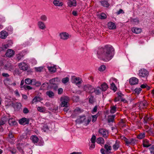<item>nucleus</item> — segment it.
Masks as SVG:
<instances>
[{
    "label": "nucleus",
    "mask_w": 154,
    "mask_h": 154,
    "mask_svg": "<svg viewBox=\"0 0 154 154\" xmlns=\"http://www.w3.org/2000/svg\"><path fill=\"white\" fill-rule=\"evenodd\" d=\"M114 52V49L110 45H106L104 48L99 49L97 51L98 58L105 62L108 61L112 58Z\"/></svg>",
    "instance_id": "nucleus-1"
},
{
    "label": "nucleus",
    "mask_w": 154,
    "mask_h": 154,
    "mask_svg": "<svg viewBox=\"0 0 154 154\" xmlns=\"http://www.w3.org/2000/svg\"><path fill=\"white\" fill-rule=\"evenodd\" d=\"M60 82V80L57 77L50 80L49 82L51 85L50 87L53 89L54 90L56 91L58 88L57 85Z\"/></svg>",
    "instance_id": "nucleus-2"
},
{
    "label": "nucleus",
    "mask_w": 154,
    "mask_h": 154,
    "mask_svg": "<svg viewBox=\"0 0 154 154\" xmlns=\"http://www.w3.org/2000/svg\"><path fill=\"white\" fill-rule=\"evenodd\" d=\"M121 138L125 142V145L128 146L130 145H134L135 144V140L133 138L128 139L125 136H122Z\"/></svg>",
    "instance_id": "nucleus-3"
},
{
    "label": "nucleus",
    "mask_w": 154,
    "mask_h": 154,
    "mask_svg": "<svg viewBox=\"0 0 154 154\" xmlns=\"http://www.w3.org/2000/svg\"><path fill=\"white\" fill-rule=\"evenodd\" d=\"M61 102V106L62 107H67L68 103L69 100V97L67 96H64L60 98Z\"/></svg>",
    "instance_id": "nucleus-4"
},
{
    "label": "nucleus",
    "mask_w": 154,
    "mask_h": 154,
    "mask_svg": "<svg viewBox=\"0 0 154 154\" xmlns=\"http://www.w3.org/2000/svg\"><path fill=\"white\" fill-rule=\"evenodd\" d=\"M83 90L86 92L92 93L94 92V88L93 86L89 84L85 85L83 87Z\"/></svg>",
    "instance_id": "nucleus-5"
},
{
    "label": "nucleus",
    "mask_w": 154,
    "mask_h": 154,
    "mask_svg": "<svg viewBox=\"0 0 154 154\" xmlns=\"http://www.w3.org/2000/svg\"><path fill=\"white\" fill-rule=\"evenodd\" d=\"M149 75V72L146 69H142L139 71L138 75L140 77L147 78Z\"/></svg>",
    "instance_id": "nucleus-6"
},
{
    "label": "nucleus",
    "mask_w": 154,
    "mask_h": 154,
    "mask_svg": "<svg viewBox=\"0 0 154 154\" xmlns=\"http://www.w3.org/2000/svg\"><path fill=\"white\" fill-rule=\"evenodd\" d=\"M98 132L100 135L105 138H107L109 136V131L106 129L100 128Z\"/></svg>",
    "instance_id": "nucleus-7"
},
{
    "label": "nucleus",
    "mask_w": 154,
    "mask_h": 154,
    "mask_svg": "<svg viewBox=\"0 0 154 154\" xmlns=\"http://www.w3.org/2000/svg\"><path fill=\"white\" fill-rule=\"evenodd\" d=\"M72 82L73 83L75 84L76 85L79 86L82 83L83 81L79 77H76L73 76L72 78Z\"/></svg>",
    "instance_id": "nucleus-8"
},
{
    "label": "nucleus",
    "mask_w": 154,
    "mask_h": 154,
    "mask_svg": "<svg viewBox=\"0 0 154 154\" xmlns=\"http://www.w3.org/2000/svg\"><path fill=\"white\" fill-rule=\"evenodd\" d=\"M29 119L26 118L24 117L19 120V123L23 125L28 124L29 123Z\"/></svg>",
    "instance_id": "nucleus-9"
},
{
    "label": "nucleus",
    "mask_w": 154,
    "mask_h": 154,
    "mask_svg": "<svg viewBox=\"0 0 154 154\" xmlns=\"http://www.w3.org/2000/svg\"><path fill=\"white\" fill-rule=\"evenodd\" d=\"M30 146L29 144H26L23 148V149L26 151L27 154H32V150L30 148Z\"/></svg>",
    "instance_id": "nucleus-10"
},
{
    "label": "nucleus",
    "mask_w": 154,
    "mask_h": 154,
    "mask_svg": "<svg viewBox=\"0 0 154 154\" xmlns=\"http://www.w3.org/2000/svg\"><path fill=\"white\" fill-rule=\"evenodd\" d=\"M18 66L20 69L23 71H25L28 69L27 65L24 62L19 63Z\"/></svg>",
    "instance_id": "nucleus-11"
},
{
    "label": "nucleus",
    "mask_w": 154,
    "mask_h": 154,
    "mask_svg": "<svg viewBox=\"0 0 154 154\" xmlns=\"http://www.w3.org/2000/svg\"><path fill=\"white\" fill-rule=\"evenodd\" d=\"M86 120L85 116H80L79 118L77 119L75 122L76 123L79 124L85 122V120Z\"/></svg>",
    "instance_id": "nucleus-12"
},
{
    "label": "nucleus",
    "mask_w": 154,
    "mask_h": 154,
    "mask_svg": "<svg viewBox=\"0 0 154 154\" xmlns=\"http://www.w3.org/2000/svg\"><path fill=\"white\" fill-rule=\"evenodd\" d=\"M139 80L136 77H133L131 78L129 81V83L131 85H134L138 83Z\"/></svg>",
    "instance_id": "nucleus-13"
},
{
    "label": "nucleus",
    "mask_w": 154,
    "mask_h": 154,
    "mask_svg": "<svg viewBox=\"0 0 154 154\" xmlns=\"http://www.w3.org/2000/svg\"><path fill=\"white\" fill-rule=\"evenodd\" d=\"M59 36L61 39L66 40L69 38V35L68 33L66 32H62L59 34Z\"/></svg>",
    "instance_id": "nucleus-14"
},
{
    "label": "nucleus",
    "mask_w": 154,
    "mask_h": 154,
    "mask_svg": "<svg viewBox=\"0 0 154 154\" xmlns=\"http://www.w3.org/2000/svg\"><path fill=\"white\" fill-rule=\"evenodd\" d=\"M14 54V51L11 49H8L5 54L6 56L8 57H12Z\"/></svg>",
    "instance_id": "nucleus-15"
},
{
    "label": "nucleus",
    "mask_w": 154,
    "mask_h": 154,
    "mask_svg": "<svg viewBox=\"0 0 154 154\" xmlns=\"http://www.w3.org/2000/svg\"><path fill=\"white\" fill-rule=\"evenodd\" d=\"M17 148L19 150V152L22 153H23L24 151L23 149V148L24 147V145L22 143H18L16 145Z\"/></svg>",
    "instance_id": "nucleus-16"
},
{
    "label": "nucleus",
    "mask_w": 154,
    "mask_h": 154,
    "mask_svg": "<svg viewBox=\"0 0 154 154\" xmlns=\"http://www.w3.org/2000/svg\"><path fill=\"white\" fill-rule=\"evenodd\" d=\"M68 5L69 7H75L76 5V1L75 0H68Z\"/></svg>",
    "instance_id": "nucleus-17"
},
{
    "label": "nucleus",
    "mask_w": 154,
    "mask_h": 154,
    "mask_svg": "<svg viewBox=\"0 0 154 154\" xmlns=\"http://www.w3.org/2000/svg\"><path fill=\"white\" fill-rule=\"evenodd\" d=\"M108 27L110 29H114L116 28V26L112 22H109L107 24Z\"/></svg>",
    "instance_id": "nucleus-18"
},
{
    "label": "nucleus",
    "mask_w": 154,
    "mask_h": 154,
    "mask_svg": "<svg viewBox=\"0 0 154 154\" xmlns=\"http://www.w3.org/2000/svg\"><path fill=\"white\" fill-rule=\"evenodd\" d=\"M8 150L10 151L12 154H14L17 152V150L14 147L8 146L7 148Z\"/></svg>",
    "instance_id": "nucleus-19"
},
{
    "label": "nucleus",
    "mask_w": 154,
    "mask_h": 154,
    "mask_svg": "<svg viewBox=\"0 0 154 154\" xmlns=\"http://www.w3.org/2000/svg\"><path fill=\"white\" fill-rule=\"evenodd\" d=\"M30 139L32 141V142L35 144H37L39 140L38 138L35 135L32 136L30 137Z\"/></svg>",
    "instance_id": "nucleus-20"
},
{
    "label": "nucleus",
    "mask_w": 154,
    "mask_h": 154,
    "mask_svg": "<svg viewBox=\"0 0 154 154\" xmlns=\"http://www.w3.org/2000/svg\"><path fill=\"white\" fill-rule=\"evenodd\" d=\"M8 33L5 31H2L0 34V37L2 39H5L8 36Z\"/></svg>",
    "instance_id": "nucleus-21"
},
{
    "label": "nucleus",
    "mask_w": 154,
    "mask_h": 154,
    "mask_svg": "<svg viewBox=\"0 0 154 154\" xmlns=\"http://www.w3.org/2000/svg\"><path fill=\"white\" fill-rule=\"evenodd\" d=\"M38 25L39 28L42 29H44L46 28L45 23L42 21H39L38 23Z\"/></svg>",
    "instance_id": "nucleus-22"
},
{
    "label": "nucleus",
    "mask_w": 154,
    "mask_h": 154,
    "mask_svg": "<svg viewBox=\"0 0 154 154\" xmlns=\"http://www.w3.org/2000/svg\"><path fill=\"white\" fill-rule=\"evenodd\" d=\"M132 31L133 33L138 34L141 32V29L140 28L134 27L132 28Z\"/></svg>",
    "instance_id": "nucleus-23"
},
{
    "label": "nucleus",
    "mask_w": 154,
    "mask_h": 154,
    "mask_svg": "<svg viewBox=\"0 0 154 154\" xmlns=\"http://www.w3.org/2000/svg\"><path fill=\"white\" fill-rule=\"evenodd\" d=\"M120 142L119 141L116 140L115 143L113 145L112 147L113 149L115 150H116L118 149L119 147V144Z\"/></svg>",
    "instance_id": "nucleus-24"
},
{
    "label": "nucleus",
    "mask_w": 154,
    "mask_h": 154,
    "mask_svg": "<svg viewBox=\"0 0 154 154\" xmlns=\"http://www.w3.org/2000/svg\"><path fill=\"white\" fill-rule=\"evenodd\" d=\"M100 3L102 6L104 7H108L109 6V4L106 1L103 0L100 1Z\"/></svg>",
    "instance_id": "nucleus-25"
},
{
    "label": "nucleus",
    "mask_w": 154,
    "mask_h": 154,
    "mask_svg": "<svg viewBox=\"0 0 154 154\" xmlns=\"http://www.w3.org/2000/svg\"><path fill=\"white\" fill-rule=\"evenodd\" d=\"M5 67L6 69L11 71L14 69V66L11 64H8L5 66Z\"/></svg>",
    "instance_id": "nucleus-26"
},
{
    "label": "nucleus",
    "mask_w": 154,
    "mask_h": 154,
    "mask_svg": "<svg viewBox=\"0 0 154 154\" xmlns=\"http://www.w3.org/2000/svg\"><path fill=\"white\" fill-rule=\"evenodd\" d=\"M8 122L9 125H15L17 124V122L13 118L9 119Z\"/></svg>",
    "instance_id": "nucleus-27"
},
{
    "label": "nucleus",
    "mask_w": 154,
    "mask_h": 154,
    "mask_svg": "<svg viewBox=\"0 0 154 154\" xmlns=\"http://www.w3.org/2000/svg\"><path fill=\"white\" fill-rule=\"evenodd\" d=\"M101 90L103 91H105L108 89V86L107 84L104 83L101 85Z\"/></svg>",
    "instance_id": "nucleus-28"
},
{
    "label": "nucleus",
    "mask_w": 154,
    "mask_h": 154,
    "mask_svg": "<svg viewBox=\"0 0 154 154\" xmlns=\"http://www.w3.org/2000/svg\"><path fill=\"white\" fill-rule=\"evenodd\" d=\"M53 3L56 6H62L63 5L62 2H59L58 0H54Z\"/></svg>",
    "instance_id": "nucleus-29"
},
{
    "label": "nucleus",
    "mask_w": 154,
    "mask_h": 154,
    "mask_svg": "<svg viewBox=\"0 0 154 154\" xmlns=\"http://www.w3.org/2000/svg\"><path fill=\"white\" fill-rule=\"evenodd\" d=\"M46 94L50 98H53L54 96V93L51 91H47Z\"/></svg>",
    "instance_id": "nucleus-30"
},
{
    "label": "nucleus",
    "mask_w": 154,
    "mask_h": 154,
    "mask_svg": "<svg viewBox=\"0 0 154 154\" xmlns=\"http://www.w3.org/2000/svg\"><path fill=\"white\" fill-rule=\"evenodd\" d=\"M115 117V115H112L111 116H109L108 117V122L109 123L110 122H113L114 118Z\"/></svg>",
    "instance_id": "nucleus-31"
},
{
    "label": "nucleus",
    "mask_w": 154,
    "mask_h": 154,
    "mask_svg": "<svg viewBox=\"0 0 154 154\" xmlns=\"http://www.w3.org/2000/svg\"><path fill=\"white\" fill-rule=\"evenodd\" d=\"M143 146L145 147H148L151 145V144L149 143L148 140H145L143 142Z\"/></svg>",
    "instance_id": "nucleus-32"
},
{
    "label": "nucleus",
    "mask_w": 154,
    "mask_h": 154,
    "mask_svg": "<svg viewBox=\"0 0 154 154\" xmlns=\"http://www.w3.org/2000/svg\"><path fill=\"white\" fill-rule=\"evenodd\" d=\"M48 68L50 72L52 73H54L56 71V69L54 66L50 67L48 66Z\"/></svg>",
    "instance_id": "nucleus-33"
},
{
    "label": "nucleus",
    "mask_w": 154,
    "mask_h": 154,
    "mask_svg": "<svg viewBox=\"0 0 154 154\" xmlns=\"http://www.w3.org/2000/svg\"><path fill=\"white\" fill-rule=\"evenodd\" d=\"M97 143L99 144H103L104 143V140L103 138L100 137L97 139Z\"/></svg>",
    "instance_id": "nucleus-34"
},
{
    "label": "nucleus",
    "mask_w": 154,
    "mask_h": 154,
    "mask_svg": "<svg viewBox=\"0 0 154 154\" xmlns=\"http://www.w3.org/2000/svg\"><path fill=\"white\" fill-rule=\"evenodd\" d=\"M101 89L100 87H98L96 89L94 88V92H95L96 95H99L101 93Z\"/></svg>",
    "instance_id": "nucleus-35"
},
{
    "label": "nucleus",
    "mask_w": 154,
    "mask_h": 154,
    "mask_svg": "<svg viewBox=\"0 0 154 154\" xmlns=\"http://www.w3.org/2000/svg\"><path fill=\"white\" fill-rule=\"evenodd\" d=\"M142 89L141 88H136L134 90V91L136 94H137V95H139Z\"/></svg>",
    "instance_id": "nucleus-36"
},
{
    "label": "nucleus",
    "mask_w": 154,
    "mask_h": 154,
    "mask_svg": "<svg viewBox=\"0 0 154 154\" xmlns=\"http://www.w3.org/2000/svg\"><path fill=\"white\" fill-rule=\"evenodd\" d=\"M110 88L115 91L117 90V87H116L115 84L113 82H112L111 83Z\"/></svg>",
    "instance_id": "nucleus-37"
},
{
    "label": "nucleus",
    "mask_w": 154,
    "mask_h": 154,
    "mask_svg": "<svg viewBox=\"0 0 154 154\" xmlns=\"http://www.w3.org/2000/svg\"><path fill=\"white\" fill-rule=\"evenodd\" d=\"M40 97H39L35 96L33 99L32 103H33L35 102L38 101H40Z\"/></svg>",
    "instance_id": "nucleus-38"
},
{
    "label": "nucleus",
    "mask_w": 154,
    "mask_h": 154,
    "mask_svg": "<svg viewBox=\"0 0 154 154\" xmlns=\"http://www.w3.org/2000/svg\"><path fill=\"white\" fill-rule=\"evenodd\" d=\"M145 136L144 133H141L139 134L137 136V138L139 139H142Z\"/></svg>",
    "instance_id": "nucleus-39"
},
{
    "label": "nucleus",
    "mask_w": 154,
    "mask_h": 154,
    "mask_svg": "<svg viewBox=\"0 0 154 154\" xmlns=\"http://www.w3.org/2000/svg\"><path fill=\"white\" fill-rule=\"evenodd\" d=\"M116 106H113L111 107L110 112L112 113H114L116 111Z\"/></svg>",
    "instance_id": "nucleus-40"
},
{
    "label": "nucleus",
    "mask_w": 154,
    "mask_h": 154,
    "mask_svg": "<svg viewBox=\"0 0 154 154\" xmlns=\"http://www.w3.org/2000/svg\"><path fill=\"white\" fill-rule=\"evenodd\" d=\"M69 81V78L68 77L63 78L62 80V82L63 84H65Z\"/></svg>",
    "instance_id": "nucleus-41"
},
{
    "label": "nucleus",
    "mask_w": 154,
    "mask_h": 154,
    "mask_svg": "<svg viewBox=\"0 0 154 154\" xmlns=\"http://www.w3.org/2000/svg\"><path fill=\"white\" fill-rule=\"evenodd\" d=\"M100 18L101 19H105L106 18V15L104 13H101L99 16Z\"/></svg>",
    "instance_id": "nucleus-42"
},
{
    "label": "nucleus",
    "mask_w": 154,
    "mask_h": 154,
    "mask_svg": "<svg viewBox=\"0 0 154 154\" xmlns=\"http://www.w3.org/2000/svg\"><path fill=\"white\" fill-rule=\"evenodd\" d=\"M32 80L29 78H27L25 79V83L27 85H30L31 83Z\"/></svg>",
    "instance_id": "nucleus-43"
},
{
    "label": "nucleus",
    "mask_w": 154,
    "mask_h": 154,
    "mask_svg": "<svg viewBox=\"0 0 154 154\" xmlns=\"http://www.w3.org/2000/svg\"><path fill=\"white\" fill-rule=\"evenodd\" d=\"M96 140V137L95 136L93 135L92 136V137L91 139V143H95Z\"/></svg>",
    "instance_id": "nucleus-44"
},
{
    "label": "nucleus",
    "mask_w": 154,
    "mask_h": 154,
    "mask_svg": "<svg viewBox=\"0 0 154 154\" xmlns=\"http://www.w3.org/2000/svg\"><path fill=\"white\" fill-rule=\"evenodd\" d=\"M43 67L42 66L39 67H35V70L37 72H40L43 69Z\"/></svg>",
    "instance_id": "nucleus-45"
},
{
    "label": "nucleus",
    "mask_w": 154,
    "mask_h": 154,
    "mask_svg": "<svg viewBox=\"0 0 154 154\" xmlns=\"http://www.w3.org/2000/svg\"><path fill=\"white\" fill-rule=\"evenodd\" d=\"M42 129L44 132H46L48 130V126L46 124H44L43 126Z\"/></svg>",
    "instance_id": "nucleus-46"
},
{
    "label": "nucleus",
    "mask_w": 154,
    "mask_h": 154,
    "mask_svg": "<svg viewBox=\"0 0 154 154\" xmlns=\"http://www.w3.org/2000/svg\"><path fill=\"white\" fill-rule=\"evenodd\" d=\"M23 87L25 90H30L32 89V87L26 85H23Z\"/></svg>",
    "instance_id": "nucleus-47"
},
{
    "label": "nucleus",
    "mask_w": 154,
    "mask_h": 154,
    "mask_svg": "<svg viewBox=\"0 0 154 154\" xmlns=\"http://www.w3.org/2000/svg\"><path fill=\"white\" fill-rule=\"evenodd\" d=\"M106 68V66L104 65H102L99 67L98 69L100 71H103Z\"/></svg>",
    "instance_id": "nucleus-48"
},
{
    "label": "nucleus",
    "mask_w": 154,
    "mask_h": 154,
    "mask_svg": "<svg viewBox=\"0 0 154 154\" xmlns=\"http://www.w3.org/2000/svg\"><path fill=\"white\" fill-rule=\"evenodd\" d=\"M131 21L135 24H138L139 23V21L137 18L133 19H131Z\"/></svg>",
    "instance_id": "nucleus-49"
},
{
    "label": "nucleus",
    "mask_w": 154,
    "mask_h": 154,
    "mask_svg": "<svg viewBox=\"0 0 154 154\" xmlns=\"http://www.w3.org/2000/svg\"><path fill=\"white\" fill-rule=\"evenodd\" d=\"M40 19L42 20L45 21L47 20V17L45 15H43L41 16Z\"/></svg>",
    "instance_id": "nucleus-50"
},
{
    "label": "nucleus",
    "mask_w": 154,
    "mask_h": 154,
    "mask_svg": "<svg viewBox=\"0 0 154 154\" xmlns=\"http://www.w3.org/2000/svg\"><path fill=\"white\" fill-rule=\"evenodd\" d=\"M94 97L93 96L91 95L89 99V102L91 104H93L94 103Z\"/></svg>",
    "instance_id": "nucleus-51"
},
{
    "label": "nucleus",
    "mask_w": 154,
    "mask_h": 154,
    "mask_svg": "<svg viewBox=\"0 0 154 154\" xmlns=\"http://www.w3.org/2000/svg\"><path fill=\"white\" fill-rule=\"evenodd\" d=\"M151 154H154V145H152V146L149 148Z\"/></svg>",
    "instance_id": "nucleus-52"
},
{
    "label": "nucleus",
    "mask_w": 154,
    "mask_h": 154,
    "mask_svg": "<svg viewBox=\"0 0 154 154\" xmlns=\"http://www.w3.org/2000/svg\"><path fill=\"white\" fill-rule=\"evenodd\" d=\"M89 149L91 150L94 149L95 146V143H91L89 144Z\"/></svg>",
    "instance_id": "nucleus-53"
},
{
    "label": "nucleus",
    "mask_w": 154,
    "mask_h": 154,
    "mask_svg": "<svg viewBox=\"0 0 154 154\" xmlns=\"http://www.w3.org/2000/svg\"><path fill=\"white\" fill-rule=\"evenodd\" d=\"M22 55L20 54H18L16 55V57L18 60H20L23 57Z\"/></svg>",
    "instance_id": "nucleus-54"
},
{
    "label": "nucleus",
    "mask_w": 154,
    "mask_h": 154,
    "mask_svg": "<svg viewBox=\"0 0 154 154\" xmlns=\"http://www.w3.org/2000/svg\"><path fill=\"white\" fill-rule=\"evenodd\" d=\"M49 83L45 82L44 83L42 84V85L41 86V87L42 88H43L44 87H47L48 86H49Z\"/></svg>",
    "instance_id": "nucleus-55"
},
{
    "label": "nucleus",
    "mask_w": 154,
    "mask_h": 154,
    "mask_svg": "<svg viewBox=\"0 0 154 154\" xmlns=\"http://www.w3.org/2000/svg\"><path fill=\"white\" fill-rule=\"evenodd\" d=\"M8 136L10 139H12L14 138V135L12 134V133L10 131H9Z\"/></svg>",
    "instance_id": "nucleus-56"
},
{
    "label": "nucleus",
    "mask_w": 154,
    "mask_h": 154,
    "mask_svg": "<svg viewBox=\"0 0 154 154\" xmlns=\"http://www.w3.org/2000/svg\"><path fill=\"white\" fill-rule=\"evenodd\" d=\"M58 94H61L63 93V89L62 88H60L58 89Z\"/></svg>",
    "instance_id": "nucleus-57"
},
{
    "label": "nucleus",
    "mask_w": 154,
    "mask_h": 154,
    "mask_svg": "<svg viewBox=\"0 0 154 154\" xmlns=\"http://www.w3.org/2000/svg\"><path fill=\"white\" fill-rule=\"evenodd\" d=\"M37 110L40 112H43L44 111L43 108L41 107H37Z\"/></svg>",
    "instance_id": "nucleus-58"
},
{
    "label": "nucleus",
    "mask_w": 154,
    "mask_h": 154,
    "mask_svg": "<svg viewBox=\"0 0 154 154\" xmlns=\"http://www.w3.org/2000/svg\"><path fill=\"white\" fill-rule=\"evenodd\" d=\"M92 117L93 118L92 121L93 122H95L96 121V120L97 118V115H94V116H92Z\"/></svg>",
    "instance_id": "nucleus-59"
},
{
    "label": "nucleus",
    "mask_w": 154,
    "mask_h": 154,
    "mask_svg": "<svg viewBox=\"0 0 154 154\" xmlns=\"http://www.w3.org/2000/svg\"><path fill=\"white\" fill-rule=\"evenodd\" d=\"M23 112L24 114H27L29 112V111L27 108L25 107L23 109Z\"/></svg>",
    "instance_id": "nucleus-60"
},
{
    "label": "nucleus",
    "mask_w": 154,
    "mask_h": 154,
    "mask_svg": "<svg viewBox=\"0 0 154 154\" xmlns=\"http://www.w3.org/2000/svg\"><path fill=\"white\" fill-rule=\"evenodd\" d=\"M91 118H88L87 119V120H85V124H86V125L88 124H89V122L91 121Z\"/></svg>",
    "instance_id": "nucleus-61"
},
{
    "label": "nucleus",
    "mask_w": 154,
    "mask_h": 154,
    "mask_svg": "<svg viewBox=\"0 0 154 154\" xmlns=\"http://www.w3.org/2000/svg\"><path fill=\"white\" fill-rule=\"evenodd\" d=\"M20 74L19 71L18 69L15 70L14 72V75H19Z\"/></svg>",
    "instance_id": "nucleus-62"
},
{
    "label": "nucleus",
    "mask_w": 154,
    "mask_h": 154,
    "mask_svg": "<svg viewBox=\"0 0 154 154\" xmlns=\"http://www.w3.org/2000/svg\"><path fill=\"white\" fill-rule=\"evenodd\" d=\"M73 100L76 101H77L79 100V97L78 96H73L72 98Z\"/></svg>",
    "instance_id": "nucleus-63"
},
{
    "label": "nucleus",
    "mask_w": 154,
    "mask_h": 154,
    "mask_svg": "<svg viewBox=\"0 0 154 154\" xmlns=\"http://www.w3.org/2000/svg\"><path fill=\"white\" fill-rule=\"evenodd\" d=\"M31 84L32 85H35V83L37 82V81L34 79H32V80Z\"/></svg>",
    "instance_id": "nucleus-64"
}]
</instances>
